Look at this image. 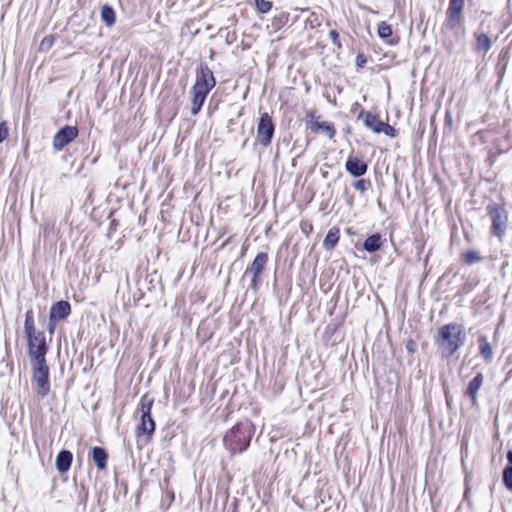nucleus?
Instances as JSON below:
<instances>
[{
	"mask_svg": "<svg viewBox=\"0 0 512 512\" xmlns=\"http://www.w3.org/2000/svg\"><path fill=\"white\" fill-rule=\"evenodd\" d=\"M487 213L492 222L493 234L499 239H502L505 235L508 222L506 209L497 203H492L487 206Z\"/></svg>",
	"mask_w": 512,
	"mask_h": 512,
	"instance_id": "6",
	"label": "nucleus"
},
{
	"mask_svg": "<svg viewBox=\"0 0 512 512\" xmlns=\"http://www.w3.org/2000/svg\"><path fill=\"white\" fill-rule=\"evenodd\" d=\"M78 135V129L75 126H65L59 130L53 138V147L60 151L66 145L71 143Z\"/></svg>",
	"mask_w": 512,
	"mask_h": 512,
	"instance_id": "10",
	"label": "nucleus"
},
{
	"mask_svg": "<svg viewBox=\"0 0 512 512\" xmlns=\"http://www.w3.org/2000/svg\"><path fill=\"white\" fill-rule=\"evenodd\" d=\"M53 44V39L50 38V37H45L43 38L42 42H41V48H50Z\"/></svg>",
	"mask_w": 512,
	"mask_h": 512,
	"instance_id": "32",
	"label": "nucleus"
},
{
	"mask_svg": "<svg viewBox=\"0 0 512 512\" xmlns=\"http://www.w3.org/2000/svg\"><path fill=\"white\" fill-rule=\"evenodd\" d=\"M329 36H330V38L332 39V41L334 43H337L339 35H338V33L335 30H331L330 33H329Z\"/></svg>",
	"mask_w": 512,
	"mask_h": 512,
	"instance_id": "33",
	"label": "nucleus"
},
{
	"mask_svg": "<svg viewBox=\"0 0 512 512\" xmlns=\"http://www.w3.org/2000/svg\"><path fill=\"white\" fill-rule=\"evenodd\" d=\"M359 118L363 120L367 128L371 129L375 133H380V128L383 121H381L376 115L370 112L362 111L359 114Z\"/></svg>",
	"mask_w": 512,
	"mask_h": 512,
	"instance_id": "14",
	"label": "nucleus"
},
{
	"mask_svg": "<svg viewBox=\"0 0 512 512\" xmlns=\"http://www.w3.org/2000/svg\"><path fill=\"white\" fill-rule=\"evenodd\" d=\"M253 426L250 423L238 424L224 436V444L232 453H241L250 445Z\"/></svg>",
	"mask_w": 512,
	"mask_h": 512,
	"instance_id": "4",
	"label": "nucleus"
},
{
	"mask_svg": "<svg viewBox=\"0 0 512 512\" xmlns=\"http://www.w3.org/2000/svg\"><path fill=\"white\" fill-rule=\"evenodd\" d=\"M215 84L216 81L212 71L208 67L202 68L201 71L197 74L196 82L191 90L193 95L191 113L193 115H196L200 111L208 93L215 86Z\"/></svg>",
	"mask_w": 512,
	"mask_h": 512,
	"instance_id": "3",
	"label": "nucleus"
},
{
	"mask_svg": "<svg viewBox=\"0 0 512 512\" xmlns=\"http://www.w3.org/2000/svg\"><path fill=\"white\" fill-rule=\"evenodd\" d=\"M274 134V124L267 112L261 114L257 127V140L264 146L271 143Z\"/></svg>",
	"mask_w": 512,
	"mask_h": 512,
	"instance_id": "7",
	"label": "nucleus"
},
{
	"mask_svg": "<svg viewBox=\"0 0 512 512\" xmlns=\"http://www.w3.org/2000/svg\"><path fill=\"white\" fill-rule=\"evenodd\" d=\"M32 383L37 395L44 398L50 391L49 367L44 361H32Z\"/></svg>",
	"mask_w": 512,
	"mask_h": 512,
	"instance_id": "5",
	"label": "nucleus"
},
{
	"mask_svg": "<svg viewBox=\"0 0 512 512\" xmlns=\"http://www.w3.org/2000/svg\"><path fill=\"white\" fill-rule=\"evenodd\" d=\"M476 46L475 50L477 52L487 53L492 47L491 38L485 33H476Z\"/></svg>",
	"mask_w": 512,
	"mask_h": 512,
	"instance_id": "16",
	"label": "nucleus"
},
{
	"mask_svg": "<svg viewBox=\"0 0 512 512\" xmlns=\"http://www.w3.org/2000/svg\"><path fill=\"white\" fill-rule=\"evenodd\" d=\"M101 19L106 26L111 27L114 25L116 16L115 12L109 5H104L101 9Z\"/></svg>",
	"mask_w": 512,
	"mask_h": 512,
	"instance_id": "23",
	"label": "nucleus"
},
{
	"mask_svg": "<svg viewBox=\"0 0 512 512\" xmlns=\"http://www.w3.org/2000/svg\"><path fill=\"white\" fill-rule=\"evenodd\" d=\"M381 245H382L381 235L373 234V235L369 236L368 238H366V240L364 241V244H363V248L367 252H375L380 249Z\"/></svg>",
	"mask_w": 512,
	"mask_h": 512,
	"instance_id": "18",
	"label": "nucleus"
},
{
	"mask_svg": "<svg viewBox=\"0 0 512 512\" xmlns=\"http://www.w3.org/2000/svg\"><path fill=\"white\" fill-rule=\"evenodd\" d=\"M480 354L486 361H490L493 356V349L488 339L484 336L479 338Z\"/></svg>",
	"mask_w": 512,
	"mask_h": 512,
	"instance_id": "21",
	"label": "nucleus"
},
{
	"mask_svg": "<svg viewBox=\"0 0 512 512\" xmlns=\"http://www.w3.org/2000/svg\"><path fill=\"white\" fill-rule=\"evenodd\" d=\"M8 136V128L4 122L0 123V143Z\"/></svg>",
	"mask_w": 512,
	"mask_h": 512,
	"instance_id": "30",
	"label": "nucleus"
},
{
	"mask_svg": "<svg viewBox=\"0 0 512 512\" xmlns=\"http://www.w3.org/2000/svg\"><path fill=\"white\" fill-rule=\"evenodd\" d=\"M378 35L379 37L386 39L392 35V29L389 24L386 22H381L378 25Z\"/></svg>",
	"mask_w": 512,
	"mask_h": 512,
	"instance_id": "25",
	"label": "nucleus"
},
{
	"mask_svg": "<svg viewBox=\"0 0 512 512\" xmlns=\"http://www.w3.org/2000/svg\"><path fill=\"white\" fill-rule=\"evenodd\" d=\"M71 312V305L67 301H58L51 306L50 322H57L66 318Z\"/></svg>",
	"mask_w": 512,
	"mask_h": 512,
	"instance_id": "11",
	"label": "nucleus"
},
{
	"mask_svg": "<svg viewBox=\"0 0 512 512\" xmlns=\"http://www.w3.org/2000/svg\"><path fill=\"white\" fill-rule=\"evenodd\" d=\"M353 186L356 190L361 192L366 190L365 180L363 179L356 181Z\"/></svg>",
	"mask_w": 512,
	"mask_h": 512,
	"instance_id": "31",
	"label": "nucleus"
},
{
	"mask_svg": "<svg viewBox=\"0 0 512 512\" xmlns=\"http://www.w3.org/2000/svg\"><path fill=\"white\" fill-rule=\"evenodd\" d=\"M72 462V454L69 451H61L56 458V467L59 472L64 473L70 469Z\"/></svg>",
	"mask_w": 512,
	"mask_h": 512,
	"instance_id": "15",
	"label": "nucleus"
},
{
	"mask_svg": "<svg viewBox=\"0 0 512 512\" xmlns=\"http://www.w3.org/2000/svg\"><path fill=\"white\" fill-rule=\"evenodd\" d=\"M462 22V11L447 9V26L450 29L458 27Z\"/></svg>",
	"mask_w": 512,
	"mask_h": 512,
	"instance_id": "22",
	"label": "nucleus"
},
{
	"mask_svg": "<svg viewBox=\"0 0 512 512\" xmlns=\"http://www.w3.org/2000/svg\"><path fill=\"white\" fill-rule=\"evenodd\" d=\"M381 132H383L387 136L395 137V129L385 122L382 123V126L380 128V133Z\"/></svg>",
	"mask_w": 512,
	"mask_h": 512,
	"instance_id": "29",
	"label": "nucleus"
},
{
	"mask_svg": "<svg viewBox=\"0 0 512 512\" xmlns=\"http://www.w3.org/2000/svg\"><path fill=\"white\" fill-rule=\"evenodd\" d=\"M484 376L482 373H478L468 384L466 395L471 398L472 406H478V391L483 385Z\"/></svg>",
	"mask_w": 512,
	"mask_h": 512,
	"instance_id": "13",
	"label": "nucleus"
},
{
	"mask_svg": "<svg viewBox=\"0 0 512 512\" xmlns=\"http://www.w3.org/2000/svg\"><path fill=\"white\" fill-rule=\"evenodd\" d=\"M503 482L507 489L512 490V469L505 468L503 471Z\"/></svg>",
	"mask_w": 512,
	"mask_h": 512,
	"instance_id": "27",
	"label": "nucleus"
},
{
	"mask_svg": "<svg viewBox=\"0 0 512 512\" xmlns=\"http://www.w3.org/2000/svg\"><path fill=\"white\" fill-rule=\"evenodd\" d=\"M255 3L258 11L261 13H267L272 7L271 2L266 0H255Z\"/></svg>",
	"mask_w": 512,
	"mask_h": 512,
	"instance_id": "26",
	"label": "nucleus"
},
{
	"mask_svg": "<svg viewBox=\"0 0 512 512\" xmlns=\"http://www.w3.org/2000/svg\"><path fill=\"white\" fill-rule=\"evenodd\" d=\"M365 63L364 59H361L360 57L357 58V64L358 66H362Z\"/></svg>",
	"mask_w": 512,
	"mask_h": 512,
	"instance_id": "36",
	"label": "nucleus"
},
{
	"mask_svg": "<svg viewBox=\"0 0 512 512\" xmlns=\"http://www.w3.org/2000/svg\"><path fill=\"white\" fill-rule=\"evenodd\" d=\"M465 0H450L448 9L455 11H463Z\"/></svg>",
	"mask_w": 512,
	"mask_h": 512,
	"instance_id": "28",
	"label": "nucleus"
},
{
	"mask_svg": "<svg viewBox=\"0 0 512 512\" xmlns=\"http://www.w3.org/2000/svg\"><path fill=\"white\" fill-rule=\"evenodd\" d=\"M92 458L99 469L106 468L107 453L103 448L94 447L92 449Z\"/></svg>",
	"mask_w": 512,
	"mask_h": 512,
	"instance_id": "19",
	"label": "nucleus"
},
{
	"mask_svg": "<svg viewBox=\"0 0 512 512\" xmlns=\"http://www.w3.org/2000/svg\"><path fill=\"white\" fill-rule=\"evenodd\" d=\"M507 460L508 465L506 466L507 469H512V450H509L507 453Z\"/></svg>",
	"mask_w": 512,
	"mask_h": 512,
	"instance_id": "34",
	"label": "nucleus"
},
{
	"mask_svg": "<svg viewBox=\"0 0 512 512\" xmlns=\"http://www.w3.org/2000/svg\"><path fill=\"white\" fill-rule=\"evenodd\" d=\"M339 241V229L331 228L326 234L323 246L326 250H332Z\"/></svg>",
	"mask_w": 512,
	"mask_h": 512,
	"instance_id": "17",
	"label": "nucleus"
},
{
	"mask_svg": "<svg viewBox=\"0 0 512 512\" xmlns=\"http://www.w3.org/2000/svg\"><path fill=\"white\" fill-rule=\"evenodd\" d=\"M311 129L315 132L323 131L324 133H326L329 136V138H333L335 135V129H334L333 125H331L328 122H320L318 120L312 121Z\"/></svg>",
	"mask_w": 512,
	"mask_h": 512,
	"instance_id": "20",
	"label": "nucleus"
},
{
	"mask_svg": "<svg viewBox=\"0 0 512 512\" xmlns=\"http://www.w3.org/2000/svg\"><path fill=\"white\" fill-rule=\"evenodd\" d=\"M24 331L28 339L29 356L32 361H44L47 352L45 337L37 331L34 325L33 311L30 309L25 314Z\"/></svg>",
	"mask_w": 512,
	"mask_h": 512,
	"instance_id": "2",
	"label": "nucleus"
},
{
	"mask_svg": "<svg viewBox=\"0 0 512 512\" xmlns=\"http://www.w3.org/2000/svg\"><path fill=\"white\" fill-rule=\"evenodd\" d=\"M463 259L467 264H475L482 260V256L478 251L470 250L463 255Z\"/></svg>",
	"mask_w": 512,
	"mask_h": 512,
	"instance_id": "24",
	"label": "nucleus"
},
{
	"mask_svg": "<svg viewBox=\"0 0 512 512\" xmlns=\"http://www.w3.org/2000/svg\"><path fill=\"white\" fill-rule=\"evenodd\" d=\"M268 262L267 253L260 252L256 255L252 264L246 269L245 274L252 275V288L256 289L259 282V277L263 272L266 264Z\"/></svg>",
	"mask_w": 512,
	"mask_h": 512,
	"instance_id": "9",
	"label": "nucleus"
},
{
	"mask_svg": "<svg viewBox=\"0 0 512 512\" xmlns=\"http://www.w3.org/2000/svg\"><path fill=\"white\" fill-rule=\"evenodd\" d=\"M465 339L466 335L463 327L457 323H450L438 329L435 343L442 357L447 358L464 345Z\"/></svg>",
	"mask_w": 512,
	"mask_h": 512,
	"instance_id": "1",
	"label": "nucleus"
},
{
	"mask_svg": "<svg viewBox=\"0 0 512 512\" xmlns=\"http://www.w3.org/2000/svg\"><path fill=\"white\" fill-rule=\"evenodd\" d=\"M55 325H56V322H50L49 321V331H50V333H53V331L55 329Z\"/></svg>",
	"mask_w": 512,
	"mask_h": 512,
	"instance_id": "35",
	"label": "nucleus"
},
{
	"mask_svg": "<svg viewBox=\"0 0 512 512\" xmlns=\"http://www.w3.org/2000/svg\"><path fill=\"white\" fill-rule=\"evenodd\" d=\"M152 407V401H146L142 399L141 401V423L138 427V435L141 433L147 434L148 436L152 435L155 430V423L150 415Z\"/></svg>",
	"mask_w": 512,
	"mask_h": 512,
	"instance_id": "8",
	"label": "nucleus"
},
{
	"mask_svg": "<svg viewBox=\"0 0 512 512\" xmlns=\"http://www.w3.org/2000/svg\"><path fill=\"white\" fill-rule=\"evenodd\" d=\"M345 168L354 177H359L366 173L368 166L363 160L351 154L347 158Z\"/></svg>",
	"mask_w": 512,
	"mask_h": 512,
	"instance_id": "12",
	"label": "nucleus"
}]
</instances>
